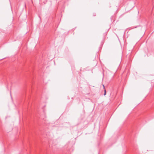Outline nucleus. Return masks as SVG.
Masks as SVG:
<instances>
[{"label":"nucleus","mask_w":154,"mask_h":154,"mask_svg":"<svg viewBox=\"0 0 154 154\" xmlns=\"http://www.w3.org/2000/svg\"><path fill=\"white\" fill-rule=\"evenodd\" d=\"M103 87L104 88H105V87H104V85H103Z\"/></svg>","instance_id":"f03ea898"},{"label":"nucleus","mask_w":154,"mask_h":154,"mask_svg":"<svg viewBox=\"0 0 154 154\" xmlns=\"http://www.w3.org/2000/svg\"><path fill=\"white\" fill-rule=\"evenodd\" d=\"M106 90L105 89L103 94L104 95H106Z\"/></svg>","instance_id":"f257e3e1"},{"label":"nucleus","mask_w":154,"mask_h":154,"mask_svg":"<svg viewBox=\"0 0 154 154\" xmlns=\"http://www.w3.org/2000/svg\"><path fill=\"white\" fill-rule=\"evenodd\" d=\"M11 97L12 98L11 95Z\"/></svg>","instance_id":"7ed1b4c3"}]
</instances>
